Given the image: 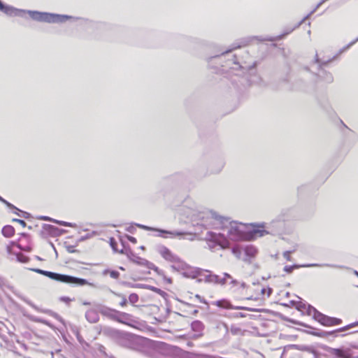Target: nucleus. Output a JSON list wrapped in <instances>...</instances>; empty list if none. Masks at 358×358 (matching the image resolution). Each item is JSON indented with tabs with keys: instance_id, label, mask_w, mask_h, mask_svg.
I'll return each mask as SVG.
<instances>
[{
	"instance_id": "42",
	"label": "nucleus",
	"mask_w": 358,
	"mask_h": 358,
	"mask_svg": "<svg viewBox=\"0 0 358 358\" xmlns=\"http://www.w3.org/2000/svg\"><path fill=\"white\" fill-rule=\"evenodd\" d=\"M231 60L233 62V64H238V62H237V59H236V55H233Z\"/></svg>"
},
{
	"instance_id": "14",
	"label": "nucleus",
	"mask_w": 358,
	"mask_h": 358,
	"mask_svg": "<svg viewBox=\"0 0 358 358\" xmlns=\"http://www.w3.org/2000/svg\"><path fill=\"white\" fill-rule=\"evenodd\" d=\"M329 352L334 357V358H352L351 350L350 349L343 348H329Z\"/></svg>"
},
{
	"instance_id": "55",
	"label": "nucleus",
	"mask_w": 358,
	"mask_h": 358,
	"mask_svg": "<svg viewBox=\"0 0 358 358\" xmlns=\"http://www.w3.org/2000/svg\"><path fill=\"white\" fill-rule=\"evenodd\" d=\"M357 287H358V285H357Z\"/></svg>"
},
{
	"instance_id": "47",
	"label": "nucleus",
	"mask_w": 358,
	"mask_h": 358,
	"mask_svg": "<svg viewBox=\"0 0 358 358\" xmlns=\"http://www.w3.org/2000/svg\"><path fill=\"white\" fill-rule=\"evenodd\" d=\"M352 348H353L355 349H358V345H352Z\"/></svg>"
},
{
	"instance_id": "41",
	"label": "nucleus",
	"mask_w": 358,
	"mask_h": 358,
	"mask_svg": "<svg viewBox=\"0 0 358 358\" xmlns=\"http://www.w3.org/2000/svg\"><path fill=\"white\" fill-rule=\"evenodd\" d=\"M41 220H48V221H51V222H52V220H55L54 219H52V218H50L49 217H45V216L41 217Z\"/></svg>"
},
{
	"instance_id": "23",
	"label": "nucleus",
	"mask_w": 358,
	"mask_h": 358,
	"mask_svg": "<svg viewBox=\"0 0 358 358\" xmlns=\"http://www.w3.org/2000/svg\"><path fill=\"white\" fill-rule=\"evenodd\" d=\"M336 57H334L331 59H329L327 61L321 62V60L318 58L317 53L315 54V62L319 64V69L320 71H322V67L327 66L332 59H334Z\"/></svg>"
},
{
	"instance_id": "48",
	"label": "nucleus",
	"mask_w": 358,
	"mask_h": 358,
	"mask_svg": "<svg viewBox=\"0 0 358 358\" xmlns=\"http://www.w3.org/2000/svg\"><path fill=\"white\" fill-rule=\"evenodd\" d=\"M111 246L113 247V249H115L114 245H113V239H111Z\"/></svg>"
},
{
	"instance_id": "10",
	"label": "nucleus",
	"mask_w": 358,
	"mask_h": 358,
	"mask_svg": "<svg viewBox=\"0 0 358 358\" xmlns=\"http://www.w3.org/2000/svg\"><path fill=\"white\" fill-rule=\"evenodd\" d=\"M225 165V162L223 158H217L211 161L207 167V172L209 174H217L222 171Z\"/></svg>"
},
{
	"instance_id": "2",
	"label": "nucleus",
	"mask_w": 358,
	"mask_h": 358,
	"mask_svg": "<svg viewBox=\"0 0 358 358\" xmlns=\"http://www.w3.org/2000/svg\"><path fill=\"white\" fill-rule=\"evenodd\" d=\"M227 221L228 217L220 215L212 209H203V228L224 230Z\"/></svg>"
},
{
	"instance_id": "49",
	"label": "nucleus",
	"mask_w": 358,
	"mask_h": 358,
	"mask_svg": "<svg viewBox=\"0 0 358 358\" xmlns=\"http://www.w3.org/2000/svg\"><path fill=\"white\" fill-rule=\"evenodd\" d=\"M83 304L85 305V306H87V305H90V303L85 301V302L83 303Z\"/></svg>"
},
{
	"instance_id": "43",
	"label": "nucleus",
	"mask_w": 358,
	"mask_h": 358,
	"mask_svg": "<svg viewBox=\"0 0 358 358\" xmlns=\"http://www.w3.org/2000/svg\"><path fill=\"white\" fill-rule=\"evenodd\" d=\"M61 299L66 303L71 301V299L69 297H62Z\"/></svg>"
},
{
	"instance_id": "27",
	"label": "nucleus",
	"mask_w": 358,
	"mask_h": 358,
	"mask_svg": "<svg viewBox=\"0 0 358 358\" xmlns=\"http://www.w3.org/2000/svg\"><path fill=\"white\" fill-rule=\"evenodd\" d=\"M52 222L57 223L61 226H64V227H75V224L70 223V222H64V221H59V220H52Z\"/></svg>"
},
{
	"instance_id": "25",
	"label": "nucleus",
	"mask_w": 358,
	"mask_h": 358,
	"mask_svg": "<svg viewBox=\"0 0 358 358\" xmlns=\"http://www.w3.org/2000/svg\"><path fill=\"white\" fill-rule=\"evenodd\" d=\"M200 271L199 270L189 271L184 273V275L188 278H196Z\"/></svg>"
},
{
	"instance_id": "30",
	"label": "nucleus",
	"mask_w": 358,
	"mask_h": 358,
	"mask_svg": "<svg viewBox=\"0 0 358 358\" xmlns=\"http://www.w3.org/2000/svg\"><path fill=\"white\" fill-rule=\"evenodd\" d=\"M235 48H236V47H234V48H232L231 49H229L223 52H222L220 55H215L214 57H213V58H219L222 56H225L226 55H227L228 53L231 52L233 50H234Z\"/></svg>"
},
{
	"instance_id": "20",
	"label": "nucleus",
	"mask_w": 358,
	"mask_h": 358,
	"mask_svg": "<svg viewBox=\"0 0 358 358\" xmlns=\"http://www.w3.org/2000/svg\"><path fill=\"white\" fill-rule=\"evenodd\" d=\"M244 250L245 255L250 258L254 257L257 252V248L253 245L246 246Z\"/></svg>"
},
{
	"instance_id": "22",
	"label": "nucleus",
	"mask_w": 358,
	"mask_h": 358,
	"mask_svg": "<svg viewBox=\"0 0 358 358\" xmlns=\"http://www.w3.org/2000/svg\"><path fill=\"white\" fill-rule=\"evenodd\" d=\"M99 311L104 315H108L113 318V316L115 315L116 310L110 309L105 307H101Z\"/></svg>"
},
{
	"instance_id": "7",
	"label": "nucleus",
	"mask_w": 358,
	"mask_h": 358,
	"mask_svg": "<svg viewBox=\"0 0 358 358\" xmlns=\"http://www.w3.org/2000/svg\"><path fill=\"white\" fill-rule=\"evenodd\" d=\"M307 314L313 315V317L324 326H334L341 324L342 320L339 318L331 317L319 312L310 305L307 306Z\"/></svg>"
},
{
	"instance_id": "12",
	"label": "nucleus",
	"mask_w": 358,
	"mask_h": 358,
	"mask_svg": "<svg viewBox=\"0 0 358 358\" xmlns=\"http://www.w3.org/2000/svg\"><path fill=\"white\" fill-rule=\"evenodd\" d=\"M315 12V9L312 10L309 14H308L306 17H304L297 24L292 28H287L285 29L283 34L276 36L275 38H271L268 39L270 41H278L282 39L285 36L292 32L295 29L300 27L306 20H308L310 15Z\"/></svg>"
},
{
	"instance_id": "4",
	"label": "nucleus",
	"mask_w": 358,
	"mask_h": 358,
	"mask_svg": "<svg viewBox=\"0 0 358 358\" xmlns=\"http://www.w3.org/2000/svg\"><path fill=\"white\" fill-rule=\"evenodd\" d=\"M33 271H35L38 273L42 274L43 275H45L48 278H50L52 280L66 283V284H73V285H78L80 286L83 285H90L92 286V284L87 281L85 279L79 278L76 277H73L69 275L65 274H60L51 271H44L40 268H33L31 269Z\"/></svg>"
},
{
	"instance_id": "18",
	"label": "nucleus",
	"mask_w": 358,
	"mask_h": 358,
	"mask_svg": "<svg viewBox=\"0 0 358 358\" xmlns=\"http://www.w3.org/2000/svg\"><path fill=\"white\" fill-rule=\"evenodd\" d=\"M85 317L90 323H96L99 319L98 311L94 309H90L86 312Z\"/></svg>"
},
{
	"instance_id": "33",
	"label": "nucleus",
	"mask_w": 358,
	"mask_h": 358,
	"mask_svg": "<svg viewBox=\"0 0 358 358\" xmlns=\"http://www.w3.org/2000/svg\"><path fill=\"white\" fill-rule=\"evenodd\" d=\"M357 41H358V37L353 41H352L351 43H350L346 47H345L343 49L341 50H340V54L342 53L343 52H344L345 50H347L348 48H349L351 45H352L353 44H355Z\"/></svg>"
},
{
	"instance_id": "9",
	"label": "nucleus",
	"mask_w": 358,
	"mask_h": 358,
	"mask_svg": "<svg viewBox=\"0 0 358 358\" xmlns=\"http://www.w3.org/2000/svg\"><path fill=\"white\" fill-rule=\"evenodd\" d=\"M331 267V268H345L343 266L336 265V264H304V265H292V266H285L284 267V271L288 273H291L294 268H297L299 267Z\"/></svg>"
},
{
	"instance_id": "53",
	"label": "nucleus",
	"mask_w": 358,
	"mask_h": 358,
	"mask_svg": "<svg viewBox=\"0 0 358 358\" xmlns=\"http://www.w3.org/2000/svg\"><path fill=\"white\" fill-rule=\"evenodd\" d=\"M0 201H3V198L1 196H0Z\"/></svg>"
},
{
	"instance_id": "8",
	"label": "nucleus",
	"mask_w": 358,
	"mask_h": 358,
	"mask_svg": "<svg viewBox=\"0 0 358 358\" xmlns=\"http://www.w3.org/2000/svg\"><path fill=\"white\" fill-rule=\"evenodd\" d=\"M138 227H139L141 229H145L147 230H151V231H157L161 233L170 234L173 237H182L183 236H186L187 237L185 238L189 240V241H194L196 238H199V234L196 233H189V232H182L179 231H166V230H162V229H157L154 228H151L145 225L138 224Z\"/></svg>"
},
{
	"instance_id": "54",
	"label": "nucleus",
	"mask_w": 358,
	"mask_h": 358,
	"mask_svg": "<svg viewBox=\"0 0 358 358\" xmlns=\"http://www.w3.org/2000/svg\"><path fill=\"white\" fill-rule=\"evenodd\" d=\"M308 34L309 35L310 34V30H309V31H308Z\"/></svg>"
},
{
	"instance_id": "39",
	"label": "nucleus",
	"mask_w": 358,
	"mask_h": 358,
	"mask_svg": "<svg viewBox=\"0 0 358 358\" xmlns=\"http://www.w3.org/2000/svg\"><path fill=\"white\" fill-rule=\"evenodd\" d=\"M127 303V301L126 298L124 296H123L122 301H121L120 305L122 306H126Z\"/></svg>"
},
{
	"instance_id": "24",
	"label": "nucleus",
	"mask_w": 358,
	"mask_h": 358,
	"mask_svg": "<svg viewBox=\"0 0 358 358\" xmlns=\"http://www.w3.org/2000/svg\"><path fill=\"white\" fill-rule=\"evenodd\" d=\"M322 73L324 74V76L320 75L319 76L321 77L324 81H326L328 83H331L333 82L334 78L330 73L322 71Z\"/></svg>"
},
{
	"instance_id": "3",
	"label": "nucleus",
	"mask_w": 358,
	"mask_h": 358,
	"mask_svg": "<svg viewBox=\"0 0 358 358\" xmlns=\"http://www.w3.org/2000/svg\"><path fill=\"white\" fill-rule=\"evenodd\" d=\"M224 229H227L228 237L233 241L246 240L250 236L248 233V227L246 224L241 222L231 221L229 217L227 224L224 227Z\"/></svg>"
},
{
	"instance_id": "50",
	"label": "nucleus",
	"mask_w": 358,
	"mask_h": 358,
	"mask_svg": "<svg viewBox=\"0 0 358 358\" xmlns=\"http://www.w3.org/2000/svg\"><path fill=\"white\" fill-rule=\"evenodd\" d=\"M341 123L345 126V127L348 128L347 125H345L342 120H341Z\"/></svg>"
},
{
	"instance_id": "29",
	"label": "nucleus",
	"mask_w": 358,
	"mask_h": 358,
	"mask_svg": "<svg viewBox=\"0 0 358 358\" xmlns=\"http://www.w3.org/2000/svg\"><path fill=\"white\" fill-rule=\"evenodd\" d=\"M129 301L131 304H134L138 301V296L136 294H131L129 296Z\"/></svg>"
},
{
	"instance_id": "31",
	"label": "nucleus",
	"mask_w": 358,
	"mask_h": 358,
	"mask_svg": "<svg viewBox=\"0 0 358 358\" xmlns=\"http://www.w3.org/2000/svg\"><path fill=\"white\" fill-rule=\"evenodd\" d=\"M261 292L262 294H265L266 293L267 296H270L272 293V289L270 287H268L267 289L262 288Z\"/></svg>"
},
{
	"instance_id": "44",
	"label": "nucleus",
	"mask_w": 358,
	"mask_h": 358,
	"mask_svg": "<svg viewBox=\"0 0 358 358\" xmlns=\"http://www.w3.org/2000/svg\"><path fill=\"white\" fill-rule=\"evenodd\" d=\"M236 316L240 317H244L245 315V314H243L242 313H236Z\"/></svg>"
},
{
	"instance_id": "5",
	"label": "nucleus",
	"mask_w": 358,
	"mask_h": 358,
	"mask_svg": "<svg viewBox=\"0 0 358 358\" xmlns=\"http://www.w3.org/2000/svg\"><path fill=\"white\" fill-rule=\"evenodd\" d=\"M28 13L29 16L34 20L49 23L63 22L66 20L74 18L72 16L66 15H58L48 13H41L38 11L29 10Z\"/></svg>"
},
{
	"instance_id": "38",
	"label": "nucleus",
	"mask_w": 358,
	"mask_h": 358,
	"mask_svg": "<svg viewBox=\"0 0 358 358\" xmlns=\"http://www.w3.org/2000/svg\"><path fill=\"white\" fill-rule=\"evenodd\" d=\"M128 240L133 243H136L137 242L136 238L133 236H128Z\"/></svg>"
},
{
	"instance_id": "52",
	"label": "nucleus",
	"mask_w": 358,
	"mask_h": 358,
	"mask_svg": "<svg viewBox=\"0 0 358 358\" xmlns=\"http://www.w3.org/2000/svg\"><path fill=\"white\" fill-rule=\"evenodd\" d=\"M195 224L197 226H200L199 222H196Z\"/></svg>"
},
{
	"instance_id": "34",
	"label": "nucleus",
	"mask_w": 358,
	"mask_h": 358,
	"mask_svg": "<svg viewBox=\"0 0 358 358\" xmlns=\"http://www.w3.org/2000/svg\"><path fill=\"white\" fill-rule=\"evenodd\" d=\"M27 257H24L23 255H18L17 256V259L19 262H27Z\"/></svg>"
},
{
	"instance_id": "6",
	"label": "nucleus",
	"mask_w": 358,
	"mask_h": 358,
	"mask_svg": "<svg viewBox=\"0 0 358 358\" xmlns=\"http://www.w3.org/2000/svg\"><path fill=\"white\" fill-rule=\"evenodd\" d=\"M204 239L207 247L210 250H215L216 247L224 249L229 248L230 245L228 239L221 234L208 231Z\"/></svg>"
},
{
	"instance_id": "21",
	"label": "nucleus",
	"mask_w": 358,
	"mask_h": 358,
	"mask_svg": "<svg viewBox=\"0 0 358 358\" xmlns=\"http://www.w3.org/2000/svg\"><path fill=\"white\" fill-rule=\"evenodd\" d=\"M2 234L4 236L10 238L14 235L15 229L12 226L7 225L2 229Z\"/></svg>"
},
{
	"instance_id": "19",
	"label": "nucleus",
	"mask_w": 358,
	"mask_h": 358,
	"mask_svg": "<svg viewBox=\"0 0 358 358\" xmlns=\"http://www.w3.org/2000/svg\"><path fill=\"white\" fill-rule=\"evenodd\" d=\"M217 305L219 307L224 308H234L232 305L230 303V302L225 301V300H220L217 301ZM234 309L238 310H250L248 308L243 307V306H237L234 308Z\"/></svg>"
},
{
	"instance_id": "16",
	"label": "nucleus",
	"mask_w": 358,
	"mask_h": 358,
	"mask_svg": "<svg viewBox=\"0 0 358 358\" xmlns=\"http://www.w3.org/2000/svg\"><path fill=\"white\" fill-rule=\"evenodd\" d=\"M113 319L115 320L116 321L129 324L130 325V323L134 322V320L132 318V316L127 313H122L119 312L116 310L115 315L113 316Z\"/></svg>"
},
{
	"instance_id": "26",
	"label": "nucleus",
	"mask_w": 358,
	"mask_h": 358,
	"mask_svg": "<svg viewBox=\"0 0 358 358\" xmlns=\"http://www.w3.org/2000/svg\"><path fill=\"white\" fill-rule=\"evenodd\" d=\"M107 273H108L110 275V276L112 278H114V279H117L120 276V273L118 271H109V270H105L103 271V274L104 275H106Z\"/></svg>"
},
{
	"instance_id": "13",
	"label": "nucleus",
	"mask_w": 358,
	"mask_h": 358,
	"mask_svg": "<svg viewBox=\"0 0 358 358\" xmlns=\"http://www.w3.org/2000/svg\"><path fill=\"white\" fill-rule=\"evenodd\" d=\"M0 10L3 12L8 15L10 16H21L22 17L25 13V10L16 9L10 6H6L0 1Z\"/></svg>"
},
{
	"instance_id": "40",
	"label": "nucleus",
	"mask_w": 358,
	"mask_h": 358,
	"mask_svg": "<svg viewBox=\"0 0 358 358\" xmlns=\"http://www.w3.org/2000/svg\"><path fill=\"white\" fill-rule=\"evenodd\" d=\"M223 278L225 279V282H226L227 279H231V276L229 274L225 273H224V278Z\"/></svg>"
},
{
	"instance_id": "11",
	"label": "nucleus",
	"mask_w": 358,
	"mask_h": 358,
	"mask_svg": "<svg viewBox=\"0 0 358 358\" xmlns=\"http://www.w3.org/2000/svg\"><path fill=\"white\" fill-rule=\"evenodd\" d=\"M157 252L166 261H169L170 262H178L180 261L178 257L172 253V252L169 248L164 245L159 246L157 248Z\"/></svg>"
},
{
	"instance_id": "45",
	"label": "nucleus",
	"mask_w": 358,
	"mask_h": 358,
	"mask_svg": "<svg viewBox=\"0 0 358 358\" xmlns=\"http://www.w3.org/2000/svg\"><path fill=\"white\" fill-rule=\"evenodd\" d=\"M231 283L233 285H236L238 282L236 280H231Z\"/></svg>"
},
{
	"instance_id": "15",
	"label": "nucleus",
	"mask_w": 358,
	"mask_h": 358,
	"mask_svg": "<svg viewBox=\"0 0 358 358\" xmlns=\"http://www.w3.org/2000/svg\"><path fill=\"white\" fill-rule=\"evenodd\" d=\"M206 274L203 273V280H204L206 282L221 285L225 284L224 278H220L218 275L213 274L208 271H206Z\"/></svg>"
},
{
	"instance_id": "28",
	"label": "nucleus",
	"mask_w": 358,
	"mask_h": 358,
	"mask_svg": "<svg viewBox=\"0 0 358 358\" xmlns=\"http://www.w3.org/2000/svg\"><path fill=\"white\" fill-rule=\"evenodd\" d=\"M232 253L238 259L241 258V250L239 247L235 246L231 249Z\"/></svg>"
},
{
	"instance_id": "35",
	"label": "nucleus",
	"mask_w": 358,
	"mask_h": 358,
	"mask_svg": "<svg viewBox=\"0 0 358 358\" xmlns=\"http://www.w3.org/2000/svg\"><path fill=\"white\" fill-rule=\"evenodd\" d=\"M13 221L18 222L19 224H20L24 227L26 226V222L24 220H22L13 219Z\"/></svg>"
},
{
	"instance_id": "46",
	"label": "nucleus",
	"mask_w": 358,
	"mask_h": 358,
	"mask_svg": "<svg viewBox=\"0 0 358 358\" xmlns=\"http://www.w3.org/2000/svg\"><path fill=\"white\" fill-rule=\"evenodd\" d=\"M299 308H306V304L300 305Z\"/></svg>"
},
{
	"instance_id": "37",
	"label": "nucleus",
	"mask_w": 358,
	"mask_h": 358,
	"mask_svg": "<svg viewBox=\"0 0 358 358\" xmlns=\"http://www.w3.org/2000/svg\"><path fill=\"white\" fill-rule=\"evenodd\" d=\"M327 1V0H321V1L317 3V5L316 6V7H315V10H316L318 8H320V6H322V5L325 2V1Z\"/></svg>"
},
{
	"instance_id": "36",
	"label": "nucleus",
	"mask_w": 358,
	"mask_h": 358,
	"mask_svg": "<svg viewBox=\"0 0 358 358\" xmlns=\"http://www.w3.org/2000/svg\"><path fill=\"white\" fill-rule=\"evenodd\" d=\"M3 203H6L7 205V206L11 208H15V210H18L17 208H16L13 205H12L11 203H8V201H6L5 199H3V201H2Z\"/></svg>"
},
{
	"instance_id": "51",
	"label": "nucleus",
	"mask_w": 358,
	"mask_h": 358,
	"mask_svg": "<svg viewBox=\"0 0 358 358\" xmlns=\"http://www.w3.org/2000/svg\"><path fill=\"white\" fill-rule=\"evenodd\" d=\"M245 284L244 282H243V283L241 284V286H242L243 287H245Z\"/></svg>"
},
{
	"instance_id": "32",
	"label": "nucleus",
	"mask_w": 358,
	"mask_h": 358,
	"mask_svg": "<svg viewBox=\"0 0 358 358\" xmlns=\"http://www.w3.org/2000/svg\"><path fill=\"white\" fill-rule=\"evenodd\" d=\"M294 251H285L283 252V257L285 258L287 261H291V256L290 254L293 252Z\"/></svg>"
},
{
	"instance_id": "1",
	"label": "nucleus",
	"mask_w": 358,
	"mask_h": 358,
	"mask_svg": "<svg viewBox=\"0 0 358 358\" xmlns=\"http://www.w3.org/2000/svg\"><path fill=\"white\" fill-rule=\"evenodd\" d=\"M254 229L252 234L259 237L264 236L266 234H271L276 236L280 234L285 229V220L281 216L273 220L270 223L265 222L259 224H253Z\"/></svg>"
},
{
	"instance_id": "17",
	"label": "nucleus",
	"mask_w": 358,
	"mask_h": 358,
	"mask_svg": "<svg viewBox=\"0 0 358 358\" xmlns=\"http://www.w3.org/2000/svg\"><path fill=\"white\" fill-rule=\"evenodd\" d=\"M357 325H358V321L355 322L354 323H352L350 324H348V325H347V326H345L344 327H342V328L338 329L336 330H334V331H322V332L317 334V335L320 336H322V337H326V336H334L338 332H341V331H344L348 330L350 328L354 327L357 326Z\"/></svg>"
}]
</instances>
